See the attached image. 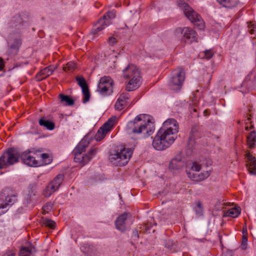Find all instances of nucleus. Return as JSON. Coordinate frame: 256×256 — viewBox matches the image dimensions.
Here are the masks:
<instances>
[{
  "mask_svg": "<svg viewBox=\"0 0 256 256\" xmlns=\"http://www.w3.org/2000/svg\"><path fill=\"white\" fill-rule=\"evenodd\" d=\"M126 130L130 134L137 135L145 138L154 132V125L150 121L148 116L140 114L132 120L128 122Z\"/></svg>",
  "mask_w": 256,
  "mask_h": 256,
  "instance_id": "1",
  "label": "nucleus"
},
{
  "mask_svg": "<svg viewBox=\"0 0 256 256\" xmlns=\"http://www.w3.org/2000/svg\"><path fill=\"white\" fill-rule=\"evenodd\" d=\"M124 78L128 79L129 82L126 86L127 91H133L139 88L141 84L140 70L136 66L128 64L122 70Z\"/></svg>",
  "mask_w": 256,
  "mask_h": 256,
  "instance_id": "2",
  "label": "nucleus"
},
{
  "mask_svg": "<svg viewBox=\"0 0 256 256\" xmlns=\"http://www.w3.org/2000/svg\"><path fill=\"white\" fill-rule=\"evenodd\" d=\"M88 144L81 142L74 148L72 152L74 155V161L82 166L88 163L96 154L98 150L96 148H92L87 154H82L88 147Z\"/></svg>",
  "mask_w": 256,
  "mask_h": 256,
  "instance_id": "3",
  "label": "nucleus"
},
{
  "mask_svg": "<svg viewBox=\"0 0 256 256\" xmlns=\"http://www.w3.org/2000/svg\"><path fill=\"white\" fill-rule=\"evenodd\" d=\"M132 152L133 150L131 148H121L111 151L108 158L114 164L124 166L128 163Z\"/></svg>",
  "mask_w": 256,
  "mask_h": 256,
  "instance_id": "4",
  "label": "nucleus"
},
{
  "mask_svg": "<svg viewBox=\"0 0 256 256\" xmlns=\"http://www.w3.org/2000/svg\"><path fill=\"white\" fill-rule=\"evenodd\" d=\"M170 134H166L162 130H158L154 137L152 145L157 150H163L169 148L174 142Z\"/></svg>",
  "mask_w": 256,
  "mask_h": 256,
  "instance_id": "5",
  "label": "nucleus"
},
{
  "mask_svg": "<svg viewBox=\"0 0 256 256\" xmlns=\"http://www.w3.org/2000/svg\"><path fill=\"white\" fill-rule=\"evenodd\" d=\"M180 7L183 10L185 16L194 23L200 30L204 28V22L201 16L194 12L187 4L180 2L178 3Z\"/></svg>",
  "mask_w": 256,
  "mask_h": 256,
  "instance_id": "6",
  "label": "nucleus"
},
{
  "mask_svg": "<svg viewBox=\"0 0 256 256\" xmlns=\"http://www.w3.org/2000/svg\"><path fill=\"white\" fill-rule=\"evenodd\" d=\"M20 157V154L18 150L10 148L0 157V169L17 162Z\"/></svg>",
  "mask_w": 256,
  "mask_h": 256,
  "instance_id": "7",
  "label": "nucleus"
},
{
  "mask_svg": "<svg viewBox=\"0 0 256 256\" xmlns=\"http://www.w3.org/2000/svg\"><path fill=\"white\" fill-rule=\"evenodd\" d=\"M40 150L32 149V150H27L22 152L20 156V158L24 164L32 167H36L40 166L38 158V154Z\"/></svg>",
  "mask_w": 256,
  "mask_h": 256,
  "instance_id": "8",
  "label": "nucleus"
},
{
  "mask_svg": "<svg viewBox=\"0 0 256 256\" xmlns=\"http://www.w3.org/2000/svg\"><path fill=\"white\" fill-rule=\"evenodd\" d=\"M185 79L184 70L178 68L172 72V76L169 82V86L174 90H180Z\"/></svg>",
  "mask_w": 256,
  "mask_h": 256,
  "instance_id": "9",
  "label": "nucleus"
},
{
  "mask_svg": "<svg viewBox=\"0 0 256 256\" xmlns=\"http://www.w3.org/2000/svg\"><path fill=\"white\" fill-rule=\"evenodd\" d=\"M116 14V11L114 10L108 12L102 18L99 20L98 23L92 29L91 32L93 34H96L110 25V20L115 18Z\"/></svg>",
  "mask_w": 256,
  "mask_h": 256,
  "instance_id": "10",
  "label": "nucleus"
},
{
  "mask_svg": "<svg viewBox=\"0 0 256 256\" xmlns=\"http://www.w3.org/2000/svg\"><path fill=\"white\" fill-rule=\"evenodd\" d=\"M114 80L108 76L100 78L98 85V91L102 96L110 95L113 92Z\"/></svg>",
  "mask_w": 256,
  "mask_h": 256,
  "instance_id": "11",
  "label": "nucleus"
},
{
  "mask_svg": "<svg viewBox=\"0 0 256 256\" xmlns=\"http://www.w3.org/2000/svg\"><path fill=\"white\" fill-rule=\"evenodd\" d=\"M178 130V125L177 122L174 118H169L163 123L159 130L164 132L167 135L170 134L172 138L176 140Z\"/></svg>",
  "mask_w": 256,
  "mask_h": 256,
  "instance_id": "12",
  "label": "nucleus"
},
{
  "mask_svg": "<svg viewBox=\"0 0 256 256\" xmlns=\"http://www.w3.org/2000/svg\"><path fill=\"white\" fill-rule=\"evenodd\" d=\"M64 180L63 174H58L46 186L44 191V195L45 197H50L54 192L59 188Z\"/></svg>",
  "mask_w": 256,
  "mask_h": 256,
  "instance_id": "13",
  "label": "nucleus"
},
{
  "mask_svg": "<svg viewBox=\"0 0 256 256\" xmlns=\"http://www.w3.org/2000/svg\"><path fill=\"white\" fill-rule=\"evenodd\" d=\"M115 120V118H109L108 120L99 128L94 136V138L96 141H100L104 138L108 132L112 130L114 126Z\"/></svg>",
  "mask_w": 256,
  "mask_h": 256,
  "instance_id": "14",
  "label": "nucleus"
},
{
  "mask_svg": "<svg viewBox=\"0 0 256 256\" xmlns=\"http://www.w3.org/2000/svg\"><path fill=\"white\" fill-rule=\"evenodd\" d=\"M76 80L78 82V85L82 89L84 95L83 102L86 103L89 101L90 98V94L86 81L82 76L77 77L76 78Z\"/></svg>",
  "mask_w": 256,
  "mask_h": 256,
  "instance_id": "15",
  "label": "nucleus"
},
{
  "mask_svg": "<svg viewBox=\"0 0 256 256\" xmlns=\"http://www.w3.org/2000/svg\"><path fill=\"white\" fill-rule=\"evenodd\" d=\"M128 98L129 94L127 92L120 94L114 105L116 109L120 110L128 106L129 105Z\"/></svg>",
  "mask_w": 256,
  "mask_h": 256,
  "instance_id": "16",
  "label": "nucleus"
},
{
  "mask_svg": "<svg viewBox=\"0 0 256 256\" xmlns=\"http://www.w3.org/2000/svg\"><path fill=\"white\" fill-rule=\"evenodd\" d=\"M246 166L249 173L251 174H256V159L254 156L250 154V152H247L246 154Z\"/></svg>",
  "mask_w": 256,
  "mask_h": 256,
  "instance_id": "17",
  "label": "nucleus"
},
{
  "mask_svg": "<svg viewBox=\"0 0 256 256\" xmlns=\"http://www.w3.org/2000/svg\"><path fill=\"white\" fill-rule=\"evenodd\" d=\"M198 36L196 32L189 28H184V34H183V40L186 42L192 43L196 42Z\"/></svg>",
  "mask_w": 256,
  "mask_h": 256,
  "instance_id": "18",
  "label": "nucleus"
},
{
  "mask_svg": "<svg viewBox=\"0 0 256 256\" xmlns=\"http://www.w3.org/2000/svg\"><path fill=\"white\" fill-rule=\"evenodd\" d=\"M1 202H3L4 205L8 207L11 206L16 200V196L13 194H8L7 190H4L0 195Z\"/></svg>",
  "mask_w": 256,
  "mask_h": 256,
  "instance_id": "19",
  "label": "nucleus"
},
{
  "mask_svg": "<svg viewBox=\"0 0 256 256\" xmlns=\"http://www.w3.org/2000/svg\"><path fill=\"white\" fill-rule=\"evenodd\" d=\"M128 214L124 213L120 215L115 221L116 228L122 232H124L126 229V220L128 219Z\"/></svg>",
  "mask_w": 256,
  "mask_h": 256,
  "instance_id": "20",
  "label": "nucleus"
},
{
  "mask_svg": "<svg viewBox=\"0 0 256 256\" xmlns=\"http://www.w3.org/2000/svg\"><path fill=\"white\" fill-rule=\"evenodd\" d=\"M22 41L20 38H16L14 42L10 45L7 52L10 56H14L16 55L19 51V48L21 46Z\"/></svg>",
  "mask_w": 256,
  "mask_h": 256,
  "instance_id": "21",
  "label": "nucleus"
},
{
  "mask_svg": "<svg viewBox=\"0 0 256 256\" xmlns=\"http://www.w3.org/2000/svg\"><path fill=\"white\" fill-rule=\"evenodd\" d=\"M188 177L192 179L195 181H202L207 178H208L210 175V171L206 170L203 171L200 173V172L198 174L196 173H192V172H188Z\"/></svg>",
  "mask_w": 256,
  "mask_h": 256,
  "instance_id": "22",
  "label": "nucleus"
},
{
  "mask_svg": "<svg viewBox=\"0 0 256 256\" xmlns=\"http://www.w3.org/2000/svg\"><path fill=\"white\" fill-rule=\"evenodd\" d=\"M54 70V68L52 66H49L42 70L36 76V78L40 81L46 78L51 75Z\"/></svg>",
  "mask_w": 256,
  "mask_h": 256,
  "instance_id": "23",
  "label": "nucleus"
},
{
  "mask_svg": "<svg viewBox=\"0 0 256 256\" xmlns=\"http://www.w3.org/2000/svg\"><path fill=\"white\" fill-rule=\"evenodd\" d=\"M184 165L183 162L178 158H173L170 163L169 168L172 170H178Z\"/></svg>",
  "mask_w": 256,
  "mask_h": 256,
  "instance_id": "24",
  "label": "nucleus"
},
{
  "mask_svg": "<svg viewBox=\"0 0 256 256\" xmlns=\"http://www.w3.org/2000/svg\"><path fill=\"white\" fill-rule=\"evenodd\" d=\"M58 97L60 103L62 106H71L74 103V100H72L69 96L60 94H59Z\"/></svg>",
  "mask_w": 256,
  "mask_h": 256,
  "instance_id": "25",
  "label": "nucleus"
},
{
  "mask_svg": "<svg viewBox=\"0 0 256 256\" xmlns=\"http://www.w3.org/2000/svg\"><path fill=\"white\" fill-rule=\"evenodd\" d=\"M241 208L236 206L224 212V216H230L233 218H237L240 214Z\"/></svg>",
  "mask_w": 256,
  "mask_h": 256,
  "instance_id": "26",
  "label": "nucleus"
},
{
  "mask_svg": "<svg viewBox=\"0 0 256 256\" xmlns=\"http://www.w3.org/2000/svg\"><path fill=\"white\" fill-rule=\"evenodd\" d=\"M36 252V248L33 246L31 245L29 247H23L20 249V256H34Z\"/></svg>",
  "mask_w": 256,
  "mask_h": 256,
  "instance_id": "27",
  "label": "nucleus"
},
{
  "mask_svg": "<svg viewBox=\"0 0 256 256\" xmlns=\"http://www.w3.org/2000/svg\"><path fill=\"white\" fill-rule=\"evenodd\" d=\"M217 2L223 6L232 8L236 6L239 3L238 0H216Z\"/></svg>",
  "mask_w": 256,
  "mask_h": 256,
  "instance_id": "28",
  "label": "nucleus"
},
{
  "mask_svg": "<svg viewBox=\"0 0 256 256\" xmlns=\"http://www.w3.org/2000/svg\"><path fill=\"white\" fill-rule=\"evenodd\" d=\"M38 154V160H39L40 164H41L40 166L46 165L52 162V158L48 154H41V152Z\"/></svg>",
  "mask_w": 256,
  "mask_h": 256,
  "instance_id": "29",
  "label": "nucleus"
},
{
  "mask_svg": "<svg viewBox=\"0 0 256 256\" xmlns=\"http://www.w3.org/2000/svg\"><path fill=\"white\" fill-rule=\"evenodd\" d=\"M247 144L250 148H255L256 146V132L255 131L250 132L247 136Z\"/></svg>",
  "mask_w": 256,
  "mask_h": 256,
  "instance_id": "30",
  "label": "nucleus"
},
{
  "mask_svg": "<svg viewBox=\"0 0 256 256\" xmlns=\"http://www.w3.org/2000/svg\"><path fill=\"white\" fill-rule=\"evenodd\" d=\"M39 124L41 126H43L46 128L48 130H52L54 129L55 124L52 122L46 120L44 118H41L39 120Z\"/></svg>",
  "mask_w": 256,
  "mask_h": 256,
  "instance_id": "31",
  "label": "nucleus"
},
{
  "mask_svg": "<svg viewBox=\"0 0 256 256\" xmlns=\"http://www.w3.org/2000/svg\"><path fill=\"white\" fill-rule=\"evenodd\" d=\"M184 34V28H177L174 32V36L178 40H183V34Z\"/></svg>",
  "mask_w": 256,
  "mask_h": 256,
  "instance_id": "32",
  "label": "nucleus"
},
{
  "mask_svg": "<svg viewBox=\"0 0 256 256\" xmlns=\"http://www.w3.org/2000/svg\"><path fill=\"white\" fill-rule=\"evenodd\" d=\"M195 212L197 215L202 216L203 214V207L200 202L198 201L196 202Z\"/></svg>",
  "mask_w": 256,
  "mask_h": 256,
  "instance_id": "33",
  "label": "nucleus"
},
{
  "mask_svg": "<svg viewBox=\"0 0 256 256\" xmlns=\"http://www.w3.org/2000/svg\"><path fill=\"white\" fill-rule=\"evenodd\" d=\"M76 67V64L73 62H68L66 66H64L63 70L65 72H72Z\"/></svg>",
  "mask_w": 256,
  "mask_h": 256,
  "instance_id": "34",
  "label": "nucleus"
},
{
  "mask_svg": "<svg viewBox=\"0 0 256 256\" xmlns=\"http://www.w3.org/2000/svg\"><path fill=\"white\" fill-rule=\"evenodd\" d=\"M201 168H202L200 164H198L196 162H194L192 164V166H191V172H192V173L198 174Z\"/></svg>",
  "mask_w": 256,
  "mask_h": 256,
  "instance_id": "35",
  "label": "nucleus"
},
{
  "mask_svg": "<svg viewBox=\"0 0 256 256\" xmlns=\"http://www.w3.org/2000/svg\"><path fill=\"white\" fill-rule=\"evenodd\" d=\"M43 224L46 226H48L51 228H54L56 226V223L54 221L47 218L43 220Z\"/></svg>",
  "mask_w": 256,
  "mask_h": 256,
  "instance_id": "36",
  "label": "nucleus"
},
{
  "mask_svg": "<svg viewBox=\"0 0 256 256\" xmlns=\"http://www.w3.org/2000/svg\"><path fill=\"white\" fill-rule=\"evenodd\" d=\"M53 206V204L52 202H48L43 206V210L45 212H48Z\"/></svg>",
  "mask_w": 256,
  "mask_h": 256,
  "instance_id": "37",
  "label": "nucleus"
},
{
  "mask_svg": "<svg viewBox=\"0 0 256 256\" xmlns=\"http://www.w3.org/2000/svg\"><path fill=\"white\" fill-rule=\"evenodd\" d=\"M247 242H248L247 236H246V234H244L242 236V248L243 250H245L246 248Z\"/></svg>",
  "mask_w": 256,
  "mask_h": 256,
  "instance_id": "38",
  "label": "nucleus"
},
{
  "mask_svg": "<svg viewBox=\"0 0 256 256\" xmlns=\"http://www.w3.org/2000/svg\"><path fill=\"white\" fill-rule=\"evenodd\" d=\"M204 57L206 59H210L213 56V52L211 50H206L204 52Z\"/></svg>",
  "mask_w": 256,
  "mask_h": 256,
  "instance_id": "39",
  "label": "nucleus"
},
{
  "mask_svg": "<svg viewBox=\"0 0 256 256\" xmlns=\"http://www.w3.org/2000/svg\"><path fill=\"white\" fill-rule=\"evenodd\" d=\"M108 42L110 45L114 46L117 42V40L114 37L110 36L108 38Z\"/></svg>",
  "mask_w": 256,
  "mask_h": 256,
  "instance_id": "40",
  "label": "nucleus"
},
{
  "mask_svg": "<svg viewBox=\"0 0 256 256\" xmlns=\"http://www.w3.org/2000/svg\"><path fill=\"white\" fill-rule=\"evenodd\" d=\"M174 244V243L172 240H168L166 241L165 244L166 247H167L168 248H170L173 246Z\"/></svg>",
  "mask_w": 256,
  "mask_h": 256,
  "instance_id": "41",
  "label": "nucleus"
},
{
  "mask_svg": "<svg viewBox=\"0 0 256 256\" xmlns=\"http://www.w3.org/2000/svg\"><path fill=\"white\" fill-rule=\"evenodd\" d=\"M4 66V64L3 60L0 58V71L2 70Z\"/></svg>",
  "mask_w": 256,
  "mask_h": 256,
  "instance_id": "42",
  "label": "nucleus"
},
{
  "mask_svg": "<svg viewBox=\"0 0 256 256\" xmlns=\"http://www.w3.org/2000/svg\"><path fill=\"white\" fill-rule=\"evenodd\" d=\"M3 256H15V254L12 251H10L4 254Z\"/></svg>",
  "mask_w": 256,
  "mask_h": 256,
  "instance_id": "43",
  "label": "nucleus"
},
{
  "mask_svg": "<svg viewBox=\"0 0 256 256\" xmlns=\"http://www.w3.org/2000/svg\"><path fill=\"white\" fill-rule=\"evenodd\" d=\"M194 138H192V136H190V138H189L188 140V143L190 144L192 141H194Z\"/></svg>",
  "mask_w": 256,
  "mask_h": 256,
  "instance_id": "44",
  "label": "nucleus"
},
{
  "mask_svg": "<svg viewBox=\"0 0 256 256\" xmlns=\"http://www.w3.org/2000/svg\"><path fill=\"white\" fill-rule=\"evenodd\" d=\"M243 235L244 234H246V236H247V229H246V228H243Z\"/></svg>",
  "mask_w": 256,
  "mask_h": 256,
  "instance_id": "45",
  "label": "nucleus"
},
{
  "mask_svg": "<svg viewBox=\"0 0 256 256\" xmlns=\"http://www.w3.org/2000/svg\"><path fill=\"white\" fill-rule=\"evenodd\" d=\"M134 234L137 238H138V232L137 230H135L134 232Z\"/></svg>",
  "mask_w": 256,
  "mask_h": 256,
  "instance_id": "46",
  "label": "nucleus"
},
{
  "mask_svg": "<svg viewBox=\"0 0 256 256\" xmlns=\"http://www.w3.org/2000/svg\"><path fill=\"white\" fill-rule=\"evenodd\" d=\"M245 130H248V126H246L245 127Z\"/></svg>",
  "mask_w": 256,
  "mask_h": 256,
  "instance_id": "47",
  "label": "nucleus"
},
{
  "mask_svg": "<svg viewBox=\"0 0 256 256\" xmlns=\"http://www.w3.org/2000/svg\"><path fill=\"white\" fill-rule=\"evenodd\" d=\"M32 192H31V194H30V197H31V196H32Z\"/></svg>",
  "mask_w": 256,
  "mask_h": 256,
  "instance_id": "48",
  "label": "nucleus"
}]
</instances>
